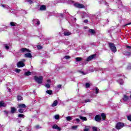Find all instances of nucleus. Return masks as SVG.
<instances>
[{
    "label": "nucleus",
    "instance_id": "f257e3e1",
    "mask_svg": "<svg viewBox=\"0 0 131 131\" xmlns=\"http://www.w3.org/2000/svg\"><path fill=\"white\" fill-rule=\"evenodd\" d=\"M34 79L37 83L41 84L42 83V80L43 79V77L42 76H40L39 77L35 76H34Z\"/></svg>",
    "mask_w": 131,
    "mask_h": 131
},
{
    "label": "nucleus",
    "instance_id": "f03ea898",
    "mask_svg": "<svg viewBox=\"0 0 131 131\" xmlns=\"http://www.w3.org/2000/svg\"><path fill=\"white\" fill-rule=\"evenodd\" d=\"M108 45L111 51H113L114 53H116L117 51L116 47H115V45H114V43L110 42L108 43Z\"/></svg>",
    "mask_w": 131,
    "mask_h": 131
},
{
    "label": "nucleus",
    "instance_id": "7ed1b4c3",
    "mask_svg": "<svg viewBox=\"0 0 131 131\" xmlns=\"http://www.w3.org/2000/svg\"><path fill=\"white\" fill-rule=\"evenodd\" d=\"M123 126H124V124L123 123L118 122L116 125V128L117 129H121Z\"/></svg>",
    "mask_w": 131,
    "mask_h": 131
},
{
    "label": "nucleus",
    "instance_id": "20e7f679",
    "mask_svg": "<svg viewBox=\"0 0 131 131\" xmlns=\"http://www.w3.org/2000/svg\"><path fill=\"white\" fill-rule=\"evenodd\" d=\"M25 59H22L21 61H19L17 64V67L18 68H20L21 67H24V66H25V64H24L23 62H25Z\"/></svg>",
    "mask_w": 131,
    "mask_h": 131
},
{
    "label": "nucleus",
    "instance_id": "39448f33",
    "mask_svg": "<svg viewBox=\"0 0 131 131\" xmlns=\"http://www.w3.org/2000/svg\"><path fill=\"white\" fill-rule=\"evenodd\" d=\"M75 7L76 8H79V9H83L84 8V6L81 4L75 3L74 4Z\"/></svg>",
    "mask_w": 131,
    "mask_h": 131
},
{
    "label": "nucleus",
    "instance_id": "423d86ee",
    "mask_svg": "<svg viewBox=\"0 0 131 131\" xmlns=\"http://www.w3.org/2000/svg\"><path fill=\"white\" fill-rule=\"evenodd\" d=\"M33 22L34 24H35V25H37V26H38V25L40 24V21L38 19H33Z\"/></svg>",
    "mask_w": 131,
    "mask_h": 131
},
{
    "label": "nucleus",
    "instance_id": "0eeeda50",
    "mask_svg": "<svg viewBox=\"0 0 131 131\" xmlns=\"http://www.w3.org/2000/svg\"><path fill=\"white\" fill-rule=\"evenodd\" d=\"M52 128L53 129H57V130L59 131H61L62 130V129L61 128V127L58 126V125L57 124H54L53 126H52Z\"/></svg>",
    "mask_w": 131,
    "mask_h": 131
},
{
    "label": "nucleus",
    "instance_id": "6e6552de",
    "mask_svg": "<svg viewBox=\"0 0 131 131\" xmlns=\"http://www.w3.org/2000/svg\"><path fill=\"white\" fill-rule=\"evenodd\" d=\"M101 119L102 118H101L100 115H96L95 117V120H96V121H97L98 122H100Z\"/></svg>",
    "mask_w": 131,
    "mask_h": 131
},
{
    "label": "nucleus",
    "instance_id": "1a4fd4ad",
    "mask_svg": "<svg viewBox=\"0 0 131 131\" xmlns=\"http://www.w3.org/2000/svg\"><path fill=\"white\" fill-rule=\"evenodd\" d=\"M95 58H96V55L94 54L90 56L87 59H86V61H91V60L93 59H95Z\"/></svg>",
    "mask_w": 131,
    "mask_h": 131
},
{
    "label": "nucleus",
    "instance_id": "9d476101",
    "mask_svg": "<svg viewBox=\"0 0 131 131\" xmlns=\"http://www.w3.org/2000/svg\"><path fill=\"white\" fill-rule=\"evenodd\" d=\"M24 56L25 57V58H32V55L31 54V53H27L25 54Z\"/></svg>",
    "mask_w": 131,
    "mask_h": 131
},
{
    "label": "nucleus",
    "instance_id": "9b49d317",
    "mask_svg": "<svg viewBox=\"0 0 131 131\" xmlns=\"http://www.w3.org/2000/svg\"><path fill=\"white\" fill-rule=\"evenodd\" d=\"M47 10V6L45 5H41L40 7V11H46Z\"/></svg>",
    "mask_w": 131,
    "mask_h": 131
},
{
    "label": "nucleus",
    "instance_id": "f8f14e48",
    "mask_svg": "<svg viewBox=\"0 0 131 131\" xmlns=\"http://www.w3.org/2000/svg\"><path fill=\"white\" fill-rule=\"evenodd\" d=\"M63 34L65 36H68L69 35H71V33L69 32V31H66L64 32Z\"/></svg>",
    "mask_w": 131,
    "mask_h": 131
},
{
    "label": "nucleus",
    "instance_id": "ddd939ff",
    "mask_svg": "<svg viewBox=\"0 0 131 131\" xmlns=\"http://www.w3.org/2000/svg\"><path fill=\"white\" fill-rule=\"evenodd\" d=\"M20 51L22 53H24L25 52H28V53H30V50L26 49V48H21Z\"/></svg>",
    "mask_w": 131,
    "mask_h": 131
},
{
    "label": "nucleus",
    "instance_id": "4468645a",
    "mask_svg": "<svg viewBox=\"0 0 131 131\" xmlns=\"http://www.w3.org/2000/svg\"><path fill=\"white\" fill-rule=\"evenodd\" d=\"M18 107L21 108L23 109H25L26 108V105H25V104H20L18 105Z\"/></svg>",
    "mask_w": 131,
    "mask_h": 131
},
{
    "label": "nucleus",
    "instance_id": "2eb2a0df",
    "mask_svg": "<svg viewBox=\"0 0 131 131\" xmlns=\"http://www.w3.org/2000/svg\"><path fill=\"white\" fill-rule=\"evenodd\" d=\"M93 84H92V83L91 82H87L85 83V86L86 88V89H89V88H90V86H91V85H92Z\"/></svg>",
    "mask_w": 131,
    "mask_h": 131
},
{
    "label": "nucleus",
    "instance_id": "dca6fc26",
    "mask_svg": "<svg viewBox=\"0 0 131 131\" xmlns=\"http://www.w3.org/2000/svg\"><path fill=\"white\" fill-rule=\"evenodd\" d=\"M58 105V101L55 100L52 104V107H56Z\"/></svg>",
    "mask_w": 131,
    "mask_h": 131
},
{
    "label": "nucleus",
    "instance_id": "f3484780",
    "mask_svg": "<svg viewBox=\"0 0 131 131\" xmlns=\"http://www.w3.org/2000/svg\"><path fill=\"white\" fill-rule=\"evenodd\" d=\"M128 96H127L126 95H124L123 98V101L125 102H126L128 100Z\"/></svg>",
    "mask_w": 131,
    "mask_h": 131
},
{
    "label": "nucleus",
    "instance_id": "a211bd4d",
    "mask_svg": "<svg viewBox=\"0 0 131 131\" xmlns=\"http://www.w3.org/2000/svg\"><path fill=\"white\" fill-rule=\"evenodd\" d=\"M0 107H6V103L4 101H1L0 102Z\"/></svg>",
    "mask_w": 131,
    "mask_h": 131
},
{
    "label": "nucleus",
    "instance_id": "6ab92c4d",
    "mask_svg": "<svg viewBox=\"0 0 131 131\" xmlns=\"http://www.w3.org/2000/svg\"><path fill=\"white\" fill-rule=\"evenodd\" d=\"M80 119H81V120H84L85 121H86L88 120V119H86V117H82L81 116H79Z\"/></svg>",
    "mask_w": 131,
    "mask_h": 131
},
{
    "label": "nucleus",
    "instance_id": "aec40b11",
    "mask_svg": "<svg viewBox=\"0 0 131 131\" xmlns=\"http://www.w3.org/2000/svg\"><path fill=\"white\" fill-rule=\"evenodd\" d=\"M101 117L103 120H106V114L104 113L101 114Z\"/></svg>",
    "mask_w": 131,
    "mask_h": 131
},
{
    "label": "nucleus",
    "instance_id": "412c9836",
    "mask_svg": "<svg viewBox=\"0 0 131 131\" xmlns=\"http://www.w3.org/2000/svg\"><path fill=\"white\" fill-rule=\"evenodd\" d=\"M98 2L100 4H103L104 5H105V6H107V2H104V0H98Z\"/></svg>",
    "mask_w": 131,
    "mask_h": 131
},
{
    "label": "nucleus",
    "instance_id": "4be33fe9",
    "mask_svg": "<svg viewBox=\"0 0 131 131\" xmlns=\"http://www.w3.org/2000/svg\"><path fill=\"white\" fill-rule=\"evenodd\" d=\"M26 2L28 3L29 5H32V4L34 3L33 0H26Z\"/></svg>",
    "mask_w": 131,
    "mask_h": 131
},
{
    "label": "nucleus",
    "instance_id": "5701e85b",
    "mask_svg": "<svg viewBox=\"0 0 131 131\" xmlns=\"http://www.w3.org/2000/svg\"><path fill=\"white\" fill-rule=\"evenodd\" d=\"M117 81L121 85L123 84V83L124 82V81L122 79H119Z\"/></svg>",
    "mask_w": 131,
    "mask_h": 131
},
{
    "label": "nucleus",
    "instance_id": "b1692460",
    "mask_svg": "<svg viewBox=\"0 0 131 131\" xmlns=\"http://www.w3.org/2000/svg\"><path fill=\"white\" fill-rule=\"evenodd\" d=\"M89 32L92 33V34H95V33H96V31H95L93 29H90L89 30Z\"/></svg>",
    "mask_w": 131,
    "mask_h": 131
},
{
    "label": "nucleus",
    "instance_id": "393cba45",
    "mask_svg": "<svg viewBox=\"0 0 131 131\" xmlns=\"http://www.w3.org/2000/svg\"><path fill=\"white\" fill-rule=\"evenodd\" d=\"M66 119L68 121H71V120H72V117L68 116L66 117Z\"/></svg>",
    "mask_w": 131,
    "mask_h": 131
},
{
    "label": "nucleus",
    "instance_id": "a878e982",
    "mask_svg": "<svg viewBox=\"0 0 131 131\" xmlns=\"http://www.w3.org/2000/svg\"><path fill=\"white\" fill-rule=\"evenodd\" d=\"M25 75H26V76H29V75H31V72L29 71L26 72L25 73Z\"/></svg>",
    "mask_w": 131,
    "mask_h": 131
},
{
    "label": "nucleus",
    "instance_id": "bb28decb",
    "mask_svg": "<svg viewBox=\"0 0 131 131\" xmlns=\"http://www.w3.org/2000/svg\"><path fill=\"white\" fill-rule=\"evenodd\" d=\"M75 60L76 62H80V61L82 60V58H81V57H77L75 58Z\"/></svg>",
    "mask_w": 131,
    "mask_h": 131
},
{
    "label": "nucleus",
    "instance_id": "cd10ccee",
    "mask_svg": "<svg viewBox=\"0 0 131 131\" xmlns=\"http://www.w3.org/2000/svg\"><path fill=\"white\" fill-rule=\"evenodd\" d=\"M47 94H48V95H52L53 94V91L52 90H47L46 91Z\"/></svg>",
    "mask_w": 131,
    "mask_h": 131
},
{
    "label": "nucleus",
    "instance_id": "c85d7f7f",
    "mask_svg": "<svg viewBox=\"0 0 131 131\" xmlns=\"http://www.w3.org/2000/svg\"><path fill=\"white\" fill-rule=\"evenodd\" d=\"M14 112H16V108H15V107H11V113L13 114Z\"/></svg>",
    "mask_w": 131,
    "mask_h": 131
},
{
    "label": "nucleus",
    "instance_id": "c756f323",
    "mask_svg": "<svg viewBox=\"0 0 131 131\" xmlns=\"http://www.w3.org/2000/svg\"><path fill=\"white\" fill-rule=\"evenodd\" d=\"M24 108H19V109L18 110V112L19 113H23V112H24Z\"/></svg>",
    "mask_w": 131,
    "mask_h": 131
},
{
    "label": "nucleus",
    "instance_id": "7c9ffc66",
    "mask_svg": "<svg viewBox=\"0 0 131 131\" xmlns=\"http://www.w3.org/2000/svg\"><path fill=\"white\" fill-rule=\"evenodd\" d=\"M17 100H18V101H22V100H23V98L21 96H18Z\"/></svg>",
    "mask_w": 131,
    "mask_h": 131
},
{
    "label": "nucleus",
    "instance_id": "2f4dec72",
    "mask_svg": "<svg viewBox=\"0 0 131 131\" xmlns=\"http://www.w3.org/2000/svg\"><path fill=\"white\" fill-rule=\"evenodd\" d=\"M55 119L58 120L59 118H60V116L59 115H56L54 116Z\"/></svg>",
    "mask_w": 131,
    "mask_h": 131
},
{
    "label": "nucleus",
    "instance_id": "473e14b6",
    "mask_svg": "<svg viewBox=\"0 0 131 131\" xmlns=\"http://www.w3.org/2000/svg\"><path fill=\"white\" fill-rule=\"evenodd\" d=\"M18 117L19 118H22V117H24V115L19 114H18Z\"/></svg>",
    "mask_w": 131,
    "mask_h": 131
},
{
    "label": "nucleus",
    "instance_id": "72a5a7b5",
    "mask_svg": "<svg viewBox=\"0 0 131 131\" xmlns=\"http://www.w3.org/2000/svg\"><path fill=\"white\" fill-rule=\"evenodd\" d=\"M90 130V128L88 126H85V128L83 129V131H89Z\"/></svg>",
    "mask_w": 131,
    "mask_h": 131
},
{
    "label": "nucleus",
    "instance_id": "f704fd0d",
    "mask_svg": "<svg viewBox=\"0 0 131 131\" xmlns=\"http://www.w3.org/2000/svg\"><path fill=\"white\" fill-rule=\"evenodd\" d=\"M45 86L46 88H47V89H50V88H51V85H50L49 83H47L45 84Z\"/></svg>",
    "mask_w": 131,
    "mask_h": 131
},
{
    "label": "nucleus",
    "instance_id": "c9c22d12",
    "mask_svg": "<svg viewBox=\"0 0 131 131\" xmlns=\"http://www.w3.org/2000/svg\"><path fill=\"white\" fill-rule=\"evenodd\" d=\"M126 56H130V52H126L124 53Z\"/></svg>",
    "mask_w": 131,
    "mask_h": 131
},
{
    "label": "nucleus",
    "instance_id": "e433bc0d",
    "mask_svg": "<svg viewBox=\"0 0 131 131\" xmlns=\"http://www.w3.org/2000/svg\"><path fill=\"white\" fill-rule=\"evenodd\" d=\"M37 48L38 50H41V49H42V47L40 45H37Z\"/></svg>",
    "mask_w": 131,
    "mask_h": 131
},
{
    "label": "nucleus",
    "instance_id": "4c0bfd02",
    "mask_svg": "<svg viewBox=\"0 0 131 131\" xmlns=\"http://www.w3.org/2000/svg\"><path fill=\"white\" fill-rule=\"evenodd\" d=\"M10 25H11V26H16V25H15V23H14V22H11Z\"/></svg>",
    "mask_w": 131,
    "mask_h": 131
},
{
    "label": "nucleus",
    "instance_id": "58836bf2",
    "mask_svg": "<svg viewBox=\"0 0 131 131\" xmlns=\"http://www.w3.org/2000/svg\"><path fill=\"white\" fill-rule=\"evenodd\" d=\"M35 128L36 129H38V128H41V127H40L39 125H37L35 126Z\"/></svg>",
    "mask_w": 131,
    "mask_h": 131
},
{
    "label": "nucleus",
    "instance_id": "ea45409f",
    "mask_svg": "<svg viewBox=\"0 0 131 131\" xmlns=\"http://www.w3.org/2000/svg\"><path fill=\"white\" fill-rule=\"evenodd\" d=\"M127 118L128 120H129V121H131V115L128 116L127 117Z\"/></svg>",
    "mask_w": 131,
    "mask_h": 131
},
{
    "label": "nucleus",
    "instance_id": "a19ab883",
    "mask_svg": "<svg viewBox=\"0 0 131 131\" xmlns=\"http://www.w3.org/2000/svg\"><path fill=\"white\" fill-rule=\"evenodd\" d=\"M20 71H21V70H20V69H16L15 70V72H16V73H19V72H20Z\"/></svg>",
    "mask_w": 131,
    "mask_h": 131
},
{
    "label": "nucleus",
    "instance_id": "79ce46f5",
    "mask_svg": "<svg viewBox=\"0 0 131 131\" xmlns=\"http://www.w3.org/2000/svg\"><path fill=\"white\" fill-rule=\"evenodd\" d=\"M57 89H62V85L61 84L57 85Z\"/></svg>",
    "mask_w": 131,
    "mask_h": 131
},
{
    "label": "nucleus",
    "instance_id": "37998d69",
    "mask_svg": "<svg viewBox=\"0 0 131 131\" xmlns=\"http://www.w3.org/2000/svg\"><path fill=\"white\" fill-rule=\"evenodd\" d=\"M70 56L69 55H67L66 56H64V58L65 59H70Z\"/></svg>",
    "mask_w": 131,
    "mask_h": 131
},
{
    "label": "nucleus",
    "instance_id": "c03bdc74",
    "mask_svg": "<svg viewBox=\"0 0 131 131\" xmlns=\"http://www.w3.org/2000/svg\"><path fill=\"white\" fill-rule=\"evenodd\" d=\"M93 131H97L98 130V128H97V127H93Z\"/></svg>",
    "mask_w": 131,
    "mask_h": 131
},
{
    "label": "nucleus",
    "instance_id": "a18cd8bd",
    "mask_svg": "<svg viewBox=\"0 0 131 131\" xmlns=\"http://www.w3.org/2000/svg\"><path fill=\"white\" fill-rule=\"evenodd\" d=\"M96 94H99V89L98 88H96Z\"/></svg>",
    "mask_w": 131,
    "mask_h": 131
},
{
    "label": "nucleus",
    "instance_id": "49530a36",
    "mask_svg": "<svg viewBox=\"0 0 131 131\" xmlns=\"http://www.w3.org/2000/svg\"><path fill=\"white\" fill-rule=\"evenodd\" d=\"M128 70H130L131 69V64H129V66L127 67Z\"/></svg>",
    "mask_w": 131,
    "mask_h": 131
},
{
    "label": "nucleus",
    "instance_id": "de8ad7c7",
    "mask_svg": "<svg viewBox=\"0 0 131 131\" xmlns=\"http://www.w3.org/2000/svg\"><path fill=\"white\" fill-rule=\"evenodd\" d=\"M72 128H73V129H76V128H77V126H73L72 127Z\"/></svg>",
    "mask_w": 131,
    "mask_h": 131
},
{
    "label": "nucleus",
    "instance_id": "09e8293b",
    "mask_svg": "<svg viewBox=\"0 0 131 131\" xmlns=\"http://www.w3.org/2000/svg\"><path fill=\"white\" fill-rule=\"evenodd\" d=\"M68 3V4H73V1H72V0H70Z\"/></svg>",
    "mask_w": 131,
    "mask_h": 131
},
{
    "label": "nucleus",
    "instance_id": "8fccbe9b",
    "mask_svg": "<svg viewBox=\"0 0 131 131\" xmlns=\"http://www.w3.org/2000/svg\"><path fill=\"white\" fill-rule=\"evenodd\" d=\"M88 102H91V100L90 99L85 100V103H88Z\"/></svg>",
    "mask_w": 131,
    "mask_h": 131
},
{
    "label": "nucleus",
    "instance_id": "3c124183",
    "mask_svg": "<svg viewBox=\"0 0 131 131\" xmlns=\"http://www.w3.org/2000/svg\"><path fill=\"white\" fill-rule=\"evenodd\" d=\"M5 48L6 50H9V49H10V47L8 46H5Z\"/></svg>",
    "mask_w": 131,
    "mask_h": 131
},
{
    "label": "nucleus",
    "instance_id": "603ef678",
    "mask_svg": "<svg viewBox=\"0 0 131 131\" xmlns=\"http://www.w3.org/2000/svg\"><path fill=\"white\" fill-rule=\"evenodd\" d=\"M81 113L82 114V115L85 114V111H81Z\"/></svg>",
    "mask_w": 131,
    "mask_h": 131
},
{
    "label": "nucleus",
    "instance_id": "864d4df0",
    "mask_svg": "<svg viewBox=\"0 0 131 131\" xmlns=\"http://www.w3.org/2000/svg\"><path fill=\"white\" fill-rule=\"evenodd\" d=\"M88 22H89V20H88V19H85L84 20V23H88Z\"/></svg>",
    "mask_w": 131,
    "mask_h": 131
},
{
    "label": "nucleus",
    "instance_id": "5fc2aeb1",
    "mask_svg": "<svg viewBox=\"0 0 131 131\" xmlns=\"http://www.w3.org/2000/svg\"><path fill=\"white\" fill-rule=\"evenodd\" d=\"M126 48H127V49H131V46H126Z\"/></svg>",
    "mask_w": 131,
    "mask_h": 131
},
{
    "label": "nucleus",
    "instance_id": "6e6d98bb",
    "mask_svg": "<svg viewBox=\"0 0 131 131\" xmlns=\"http://www.w3.org/2000/svg\"><path fill=\"white\" fill-rule=\"evenodd\" d=\"M4 113H5V114H6V115H8V113H9V112L7 111H5Z\"/></svg>",
    "mask_w": 131,
    "mask_h": 131
},
{
    "label": "nucleus",
    "instance_id": "4d7b16f0",
    "mask_svg": "<svg viewBox=\"0 0 131 131\" xmlns=\"http://www.w3.org/2000/svg\"><path fill=\"white\" fill-rule=\"evenodd\" d=\"M130 24H131V23H128V24H126L125 25V26H127V25H130Z\"/></svg>",
    "mask_w": 131,
    "mask_h": 131
},
{
    "label": "nucleus",
    "instance_id": "13d9d810",
    "mask_svg": "<svg viewBox=\"0 0 131 131\" xmlns=\"http://www.w3.org/2000/svg\"><path fill=\"white\" fill-rule=\"evenodd\" d=\"M76 121H77V122H79L80 120H79V119H76Z\"/></svg>",
    "mask_w": 131,
    "mask_h": 131
},
{
    "label": "nucleus",
    "instance_id": "bf43d9fd",
    "mask_svg": "<svg viewBox=\"0 0 131 131\" xmlns=\"http://www.w3.org/2000/svg\"><path fill=\"white\" fill-rule=\"evenodd\" d=\"M3 8H5V7H7V5H1Z\"/></svg>",
    "mask_w": 131,
    "mask_h": 131
},
{
    "label": "nucleus",
    "instance_id": "052dcab7",
    "mask_svg": "<svg viewBox=\"0 0 131 131\" xmlns=\"http://www.w3.org/2000/svg\"><path fill=\"white\" fill-rule=\"evenodd\" d=\"M47 82H48V83H51V80H50V79L47 80Z\"/></svg>",
    "mask_w": 131,
    "mask_h": 131
},
{
    "label": "nucleus",
    "instance_id": "680f3d73",
    "mask_svg": "<svg viewBox=\"0 0 131 131\" xmlns=\"http://www.w3.org/2000/svg\"><path fill=\"white\" fill-rule=\"evenodd\" d=\"M4 8H6V9H9V6L7 5V6H5V7Z\"/></svg>",
    "mask_w": 131,
    "mask_h": 131
},
{
    "label": "nucleus",
    "instance_id": "e2e57ef3",
    "mask_svg": "<svg viewBox=\"0 0 131 131\" xmlns=\"http://www.w3.org/2000/svg\"><path fill=\"white\" fill-rule=\"evenodd\" d=\"M120 6H121V7H122V5H119V8H120V9H121V7H120Z\"/></svg>",
    "mask_w": 131,
    "mask_h": 131
},
{
    "label": "nucleus",
    "instance_id": "0e129e2a",
    "mask_svg": "<svg viewBox=\"0 0 131 131\" xmlns=\"http://www.w3.org/2000/svg\"><path fill=\"white\" fill-rule=\"evenodd\" d=\"M60 16L61 17H63V14H60Z\"/></svg>",
    "mask_w": 131,
    "mask_h": 131
},
{
    "label": "nucleus",
    "instance_id": "69168bd1",
    "mask_svg": "<svg viewBox=\"0 0 131 131\" xmlns=\"http://www.w3.org/2000/svg\"><path fill=\"white\" fill-rule=\"evenodd\" d=\"M73 19H74L75 21H76V18H73Z\"/></svg>",
    "mask_w": 131,
    "mask_h": 131
},
{
    "label": "nucleus",
    "instance_id": "338daca9",
    "mask_svg": "<svg viewBox=\"0 0 131 131\" xmlns=\"http://www.w3.org/2000/svg\"><path fill=\"white\" fill-rule=\"evenodd\" d=\"M9 92H11V89H9Z\"/></svg>",
    "mask_w": 131,
    "mask_h": 131
},
{
    "label": "nucleus",
    "instance_id": "774afa93",
    "mask_svg": "<svg viewBox=\"0 0 131 131\" xmlns=\"http://www.w3.org/2000/svg\"><path fill=\"white\" fill-rule=\"evenodd\" d=\"M82 73H83V72H82Z\"/></svg>",
    "mask_w": 131,
    "mask_h": 131
}]
</instances>
